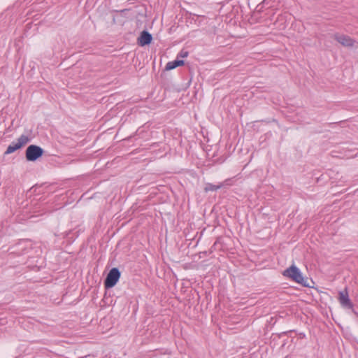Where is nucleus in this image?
Here are the masks:
<instances>
[{
	"label": "nucleus",
	"mask_w": 358,
	"mask_h": 358,
	"mask_svg": "<svg viewBox=\"0 0 358 358\" xmlns=\"http://www.w3.org/2000/svg\"><path fill=\"white\" fill-rule=\"evenodd\" d=\"M43 154V150L35 145H31L26 150V158L28 161L34 162L41 157Z\"/></svg>",
	"instance_id": "20e7f679"
},
{
	"label": "nucleus",
	"mask_w": 358,
	"mask_h": 358,
	"mask_svg": "<svg viewBox=\"0 0 358 358\" xmlns=\"http://www.w3.org/2000/svg\"><path fill=\"white\" fill-rule=\"evenodd\" d=\"M152 38V35L150 33L146 31H143L141 32V36L138 39V43L141 46L148 45L151 43Z\"/></svg>",
	"instance_id": "0eeeda50"
},
{
	"label": "nucleus",
	"mask_w": 358,
	"mask_h": 358,
	"mask_svg": "<svg viewBox=\"0 0 358 358\" xmlns=\"http://www.w3.org/2000/svg\"><path fill=\"white\" fill-rule=\"evenodd\" d=\"M282 274L284 276L297 283L301 284L304 286H308L306 283V280L303 277L301 272L295 265H292L290 267L285 269Z\"/></svg>",
	"instance_id": "f257e3e1"
},
{
	"label": "nucleus",
	"mask_w": 358,
	"mask_h": 358,
	"mask_svg": "<svg viewBox=\"0 0 358 358\" xmlns=\"http://www.w3.org/2000/svg\"><path fill=\"white\" fill-rule=\"evenodd\" d=\"M120 278V272L117 268H113L110 270L105 280L104 286L106 288H111L114 287Z\"/></svg>",
	"instance_id": "f03ea898"
},
{
	"label": "nucleus",
	"mask_w": 358,
	"mask_h": 358,
	"mask_svg": "<svg viewBox=\"0 0 358 358\" xmlns=\"http://www.w3.org/2000/svg\"><path fill=\"white\" fill-rule=\"evenodd\" d=\"M224 185V183H220L219 185H213L211 183H207L204 188L205 192L216 191L220 189Z\"/></svg>",
	"instance_id": "1a4fd4ad"
},
{
	"label": "nucleus",
	"mask_w": 358,
	"mask_h": 358,
	"mask_svg": "<svg viewBox=\"0 0 358 358\" xmlns=\"http://www.w3.org/2000/svg\"><path fill=\"white\" fill-rule=\"evenodd\" d=\"M187 55H188V52L186 51L185 52L182 51L180 53V56L182 57H186L187 56Z\"/></svg>",
	"instance_id": "9d476101"
},
{
	"label": "nucleus",
	"mask_w": 358,
	"mask_h": 358,
	"mask_svg": "<svg viewBox=\"0 0 358 358\" xmlns=\"http://www.w3.org/2000/svg\"><path fill=\"white\" fill-rule=\"evenodd\" d=\"M339 297L338 300L341 306L344 308H352V303H351L348 293L346 289H345L343 291L339 292Z\"/></svg>",
	"instance_id": "39448f33"
},
{
	"label": "nucleus",
	"mask_w": 358,
	"mask_h": 358,
	"mask_svg": "<svg viewBox=\"0 0 358 358\" xmlns=\"http://www.w3.org/2000/svg\"><path fill=\"white\" fill-rule=\"evenodd\" d=\"M334 38L341 45L345 47H351L354 45V41L348 36L335 34Z\"/></svg>",
	"instance_id": "423d86ee"
},
{
	"label": "nucleus",
	"mask_w": 358,
	"mask_h": 358,
	"mask_svg": "<svg viewBox=\"0 0 358 358\" xmlns=\"http://www.w3.org/2000/svg\"><path fill=\"white\" fill-rule=\"evenodd\" d=\"M184 64L183 60L176 59L172 62H169L166 64L165 69L166 71L172 70L178 66H182Z\"/></svg>",
	"instance_id": "6e6552de"
},
{
	"label": "nucleus",
	"mask_w": 358,
	"mask_h": 358,
	"mask_svg": "<svg viewBox=\"0 0 358 358\" xmlns=\"http://www.w3.org/2000/svg\"><path fill=\"white\" fill-rule=\"evenodd\" d=\"M30 139L27 136L22 135L20 136L17 141L12 142L7 148L5 154L9 155L15 151L17 150L18 149L21 148L22 147L24 146L26 144H27L29 142Z\"/></svg>",
	"instance_id": "7ed1b4c3"
}]
</instances>
